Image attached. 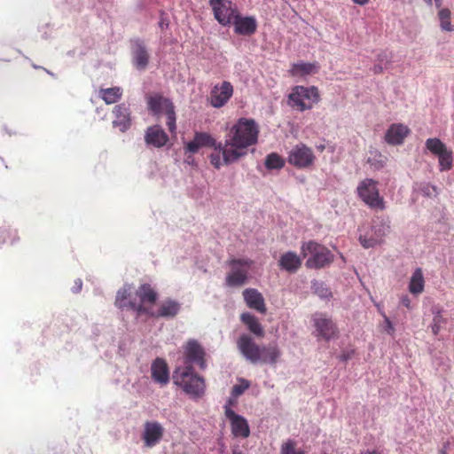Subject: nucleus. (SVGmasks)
<instances>
[{
  "instance_id": "1",
  "label": "nucleus",
  "mask_w": 454,
  "mask_h": 454,
  "mask_svg": "<svg viewBox=\"0 0 454 454\" xmlns=\"http://www.w3.org/2000/svg\"><path fill=\"white\" fill-rule=\"evenodd\" d=\"M258 127L252 119L240 118L229 130L223 147V160L229 165L245 156L247 148L256 144Z\"/></svg>"
},
{
  "instance_id": "2",
  "label": "nucleus",
  "mask_w": 454,
  "mask_h": 454,
  "mask_svg": "<svg viewBox=\"0 0 454 454\" xmlns=\"http://www.w3.org/2000/svg\"><path fill=\"white\" fill-rule=\"evenodd\" d=\"M237 347L240 354L252 364H275L280 356V350L277 345L261 347L247 333L239 337Z\"/></svg>"
},
{
  "instance_id": "3",
  "label": "nucleus",
  "mask_w": 454,
  "mask_h": 454,
  "mask_svg": "<svg viewBox=\"0 0 454 454\" xmlns=\"http://www.w3.org/2000/svg\"><path fill=\"white\" fill-rule=\"evenodd\" d=\"M172 379L173 383L192 399H199L205 395V380L195 372L191 364L176 367Z\"/></svg>"
},
{
  "instance_id": "4",
  "label": "nucleus",
  "mask_w": 454,
  "mask_h": 454,
  "mask_svg": "<svg viewBox=\"0 0 454 454\" xmlns=\"http://www.w3.org/2000/svg\"><path fill=\"white\" fill-rule=\"evenodd\" d=\"M147 108L158 119L165 116L166 125L171 134L176 130V106L172 100L159 93L146 96Z\"/></svg>"
},
{
  "instance_id": "5",
  "label": "nucleus",
  "mask_w": 454,
  "mask_h": 454,
  "mask_svg": "<svg viewBox=\"0 0 454 454\" xmlns=\"http://www.w3.org/2000/svg\"><path fill=\"white\" fill-rule=\"evenodd\" d=\"M200 147H213L215 149V153L210 155V162L215 168H220L224 165L223 160H221L223 145L217 143L209 133L196 132L193 140L186 144L185 150L196 153Z\"/></svg>"
},
{
  "instance_id": "6",
  "label": "nucleus",
  "mask_w": 454,
  "mask_h": 454,
  "mask_svg": "<svg viewBox=\"0 0 454 454\" xmlns=\"http://www.w3.org/2000/svg\"><path fill=\"white\" fill-rule=\"evenodd\" d=\"M379 183L372 178L362 180L356 188L357 196L372 209L384 210L385 200L380 194Z\"/></svg>"
},
{
  "instance_id": "7",
  "label": "nucleus",
  "mask_w": 454,
  "mask_h": 454,
  "mask_svg": "<svg viewBox=\"0 0 454 454\" xmlns=\"http://www.w3.org/2000/svg\"><path fill=\"white\" fill-rule=\"evenodd\" d=\"M288 98L292 107L302 112L311 109L319 101L320 96L318 89L315 86L304 87L298 85L293 88Z\"/></svg>"
},
{
  "instance_id": "8",
  "label": "nucleus",
  "mask_w": 454,
  "mask_h": 454,
  "mask_svg": "<svg viewBox=\"0 0 454 454\" xmlns=\"http://www.w3.org/2000/svg\"><path fill=\"white\" fill-rule=\"evenodd\" d=\"M301 254L303 258L309 254L311 255L306 262L309 268H323L333 261V254L330 250L312 240L301 245Z\"/></svg>"
},
{
  "instance_id": "9",
  "label": "nucleus",
  "mask_w": 454,
  "mask_h": 454,
  "mask_svg": "<svg viewBox=\"0 0 454 454\" xmlns=\"http://www.w3.org/2000/svg\"><path fill=\"white\" fill-rule=\"evenodd\" d=\"M254 262L248 258L231 259L227 262L230 272L225 277L226 286L239 287L244 286L248 279V273Z\"/></svg>"
},
{
  "instance_id": "10",
  "label": "nucleus",
  "mask_w": 454,
  "mask_h": 454,
  "mask_svg": "<svg viewBox=\"0 0 454 454\" xmlns=\"http://www.w3.org/2000/svg\"><path fill=\"white\" fill-rule=\"evenodd\" d=\"M158 299V294L150 284H143L136 290L135 297L129 301V309L137 312L138 316L145 315L142 308L152 310Z\"/></svg>"
},
{
  "instance_id": "11",
  "label": "nucleus",
  "mask_w": 454,
  "mask_h": 454,
  "mask_svg": "<svg viewBox=\"0 0 454 454\" xmlns=\"http://www.w3.org/2000/svg\"><path fill=\"white\" fill-rule=\"evenodd\" d=\"M315 328L314 335L326 341L339 337V329L332 317L323 312H316L311 316Z\"/></svg>"
},
{
  "instance_id": "12",
  "label": "nucleus",
  "mask_w": 454,
  "mask_h": 454,
  "mask_svg": "<svg viewBox=\"0 0 454 454\" xmlns=\"http://www.w3.org/2000/svg\"><path fill=\"white\" fill-rule=\"evenodd\" d=\"M426 148L434 155L437 156L439 170L449 171L453 167V153L448 149L446 145L439 138H428L425 143Z\"/></svg>"
},
{
  "instance_id": "13",
  "label": "nucleus",
  "mask_w": 454,
  "mask_h": 454,
  "mask_svg": "<svg viewBox=\"0 0 454 454\" xmlns=\"http://www.w3.org/2000/svg\"><path fill=\"white\" fill-rule=\"evenodd\" d=\"M315 160L312 149L302 143L294 145L288 153V162L297 168H310Z\"/></svg>"
},
{
  "instance_id": "14",
  "label": "nucleus",
  "mask_w": 454,
  "mask_h": 454,
  "mask_svg": "<svg viewBox=\"0 0 454 454\" xmlns=\"http://www.w3.org/2000/svg\"><path fill=\"white\" fill-rule=\"evenodd\" d=\"M215 20L223 26H230L239 12L232 2L228 0H210Z\"/></svg>"
},
{
  "instance_id": "15",
  "label": "nucleus",
  "mask_w": 454,
  "mask_h": 454,
  "mask_svg": "<svg viewBox=\"0 0 454 454\" xmlns=\"http://www.w3.org/2000/svg\"><path fill=\"white\" fill-rule=\"evenodd\" d=\"M184 365L195 364L201 370L207 367L206 352L196 340H189L184 347Z\"/></svg>"
},
{
  "instance_id": "16",
  "label": "nucleus",
  "mask_w": 454,
  "mask_h": 454,
  "mask_svg": "<svg viewBox=\"0 0 454 454\" xmlns=\"http://www.w3.org/2000/svg\"><path fill=\"white\" fill-rule=\"evenodd\" d=\"M390 229L388 221H381L380 224L372 227L371 234H361L359 236L360 244L364 248L380 245L383 243L384 238L390 232Z\"/></svg>"
},
{
  "instance_id": "17",
  "label": "nucleus",
  "mask_w": 454,
  "mask_h": 454,
  "mask_svg": "<svg viewBox=\"0 0 454 454\" xmlns=\"http://www.w3.org/2000/svg\"><path fill=\"white\" fill-rule=\"evenodd\" d=\"M181 305L176 301L167 299L161 301L158 309L147 310L142 308V311L146 313V316L153 318H174L180 311Z\"/></svg>"
},
{
  "instance_id": "18",
  "label": "nucleus",
  "mask_w": 454,
  "mask_h": 454,
  "mask_svg": "<svg viewBox=\"0 0 454 454\" xmlns=\"http://www.w3.org/2000/svg\"><path fill=\"white\" fill-rule=\"evenodd\" d=\"M164 427L158 421H146L144 424V432L142 439L145 446L148 448L154 447L162 439Z\"/></svg>"
},
{
  "instance_id": "19",
  "label": "nucleus",
  "mask_w": 454,
  "mask_h": 454,
  "mask_svg": "<svg viewBox=\"0 0 454 454\" xmlns=\"http://www.w3.org/2000/svg\"><path fill=\"white\" fill-rule=\"evenodd\" d=\"M226 418L230 420L231 434L235 437L247 438L250 428L247 420L237 414L232 409H226Z\"/></svg>"
},
{
  "instance_id": "20",
  "label": "nucleus",
  "mask_w": 454,
  "mask_h": 454,
  "mask_svg": "<svg viewBox=\"0 0 454 454\" xmlns=\"http://www.w3.org/2000/svg\"><path fill=\"white\" fill-rule=\"evenodd\" d=\"M232 93L233 87L229 82L215 85L210 92V104L216 108L222 107L231 98Z\"/></svg>"
},
{
  "instance_id": "21",
  "label": "nucleus",
  "mask_w": 454,
  "mask_h": 454,
  "mask_svg": "<svg viewBox=\"0 0 454 454\" xmlns=\"http://www.w3.org/2000/svg\"><path fill=\"white\" fill-rule=\"evenodd\" d=\"M114 120L113 126L121 132L127 131L131 126V113L129 107L125 104H119L113 110Z\"/></svg>"
},
{
  "instance_id": "22",
  "label": "nucleus",
  "mask_w": 454,
  "mask_h": 454,
  "mask_svg": "<svg viewBox=\"0 0 454 454\" xmlns=\"http://www.w3.org/2000/svg\"><path fill=\"white\" fill-rule=\"evenodd\" d=\"M231 24L234 27V32L240 35H252L257 29V21L253 16L244 17L239 13Z\"/></svg>"
},
{
  "instance_id": "23",
  "label": "nucleus",
  "mask_w": 454,
  "mask_h": 454,
  "mask_svg": "<svg viewBox=\"0 0 454 454\" xmlns=\"http://www.w3.org/2000/svg\"><path fill=\"white\" fill-rule=\"evenodd\" d=\"M243 297L248 308L254 309L262 314L266 313L267 308L265 305L264 298L257 289H245L243 291Z\"/></svg>"
},
{
  "instance_id": "24",
  "label": "nucleus",
  "mask_w": 454,
  "mask_h": 454,
  "mask_svg": "<svg viewBox=\"0 0 454 454\" xmlns=\"http://www.w3.org/2000/svg\"><path fill=\"white\" fill-rule=\"evenodd\" d=\"M145 141L148 145L160 148L168 143V137L160 126L153 125L146 129Z\"/></svg>"
},
{
  "instance_id": "25",
  "label": "nucleus",
  "mask_w": 454,
  "mask_h": 454,
  "mask_svg": "<svg viewBox=\"0 0 454 454\" xmlns=\"http://www.w3.org/2000/svg\"><path fill=\"white\" fill-rule=\"evenodd\" d=\"M153 380L165 386L169 382V370L166 361L162 358H156L151 367Z\"/></svg>"
},
{
  "instance_id": "26",
  "label": "nucleus",
  "mask_w": 454,
  "mask_h": 454,
  "mask_svg": "<svg viewBox=\"0 0 454 454\" xmlns=\"http://www.w3.org/2000/svg\"><path fill=\"white\" fill-rule=\"evenodd\" d=\"M409 133L410 129L407 126L401 123H395L387 130L385 140L389 145H401Z\"/></svg>"
},
{
  "instance_id": "27",
  "label": "nucleus",
  "mask_w": 454,
  "mask_h": 454,
  "mask_svg": "<svg viewBox=\"0 0 454 454\" xmlns=\"http://www.w3.org/2000/svg\"><path fill=\"white\" fill-rule=\"evenodd\" d=\"M301 258L292 251L284 253L278 260L279 268L289 273L296 272L301 268Z\"/></svg>"
},
{
  "instance_id": "28",
  "label": "nucleus",
  "mask_w": 454,
  "mask_h": 454,
  "mask_svg": "<svg viewBox=\"0 0 454 454\" xmlns=\"http://www.w3.org/2000/svg\"><path fill=\"white\" fill-rule=\"evenodd\" d=\"M241 322L246 325L250 333L257 337H264L265 331L259 319L249 312H245L240 315Z\"/></svg>"
},
{
  "instance_id": "29",
  "label": "nucleus",
  "mask_w": 454,
  "mask_h": 454,
  "mask_svg": "<svg viewBox=\"0 0 454 454\" xmlns=\"http://www.w3.org/2000/svg\"><path fill=\"white\" fill-rule=\"evenodd\" d=\"M318 68L316 63L299 61L292 66L289 72L294 77H305L317 73Z\"/></svg>"
},
{
  "instance_id": "30",
  "label": "nucleus",
  "mask_w": 454,
  "mask_h": 454,
  "mask_svg": "<svg viewBox=\"0 0 454 454\" xmlns=\"http://www.w3.org/2000/svg\"><path fill=\"white\" fill-rule=\"evenodd\" d=\"M425 288V278L423 271L420 268H417L412 273L408 289L409 292L413 295H419L424 292Z\"/></svg>"
},
{
  "instance_id": "31",
  "label": "nucleus",
  "mask_w": 454,
  "mask_h": 454,
  "mask_svg": "<svg viewBox=\"0 0 454 454\" xmlns=\"http://www.w3.org/2000/svg\"><path fill=\"white\" fill-rule=\"evenodd\" d=\"M98 97L107 105L118 102L122 97V89L121 87L100 88L98 91Z\"/></svg>"
},
{
  "instance_id": "32",
  "label": "nucleus",
  "mask_w": 454,
  "mask_h": 454,
  "mask_svg": "<svg viewBox=\"0 0 454 454\" xmlns=\"http://www.w3.org/2000/svg\"><path fill=\"white\" fill-rule=\"evenodd\" d=\"M285 166L283 158L276 153H270L265 160V167L268 169H280Z\"/></svg>"
},
{
  "instance_id": "33",
  "label": "nucleus",
  "mask_w": 454,
  "mask_h": 454,
  "mask_svg": "<svg viewBox=\"0 0 454 454\" xmlns=\"http://www.w3.org/2000/svg\"><path fill=\"white\" fill-rule=\"evenodd\" d=\"M130 296L129 290L126 287L121 288L115 297L114 305L121 309H129L128 298Z\"/></svg>"
},
{
  "instance_id": "34",
  "label": "nucleus",
  "mask_w": 454,
  "mask_h": 454,
  "mask_svg": "<svg viewBox=\"0 0 454 454\" xmlns=\"http://www.w3.org/2000/svg\"><path fill=\"white\" fill-rule=\"evenodd\" d=\"M280 454H306L304 450L297 448V442L293 439H287L280 447Z\"/></svg>"
},
{
  "instance_id": "35",
  "label": "nucleus",
  "mask_w": 454,
  "mask_h": 454,
  "mask_svg": "<svg viewBox=\"0 0 454 454\" xmlns=\"http://www.w3.org/2000/svg\"><path fill=\"white\" fill-rule=\"evenodd\" d=\"M439 20L442 29L445 31L453 30L450 21V11L447 8H442L439 11Z\"/></svg>"
},
{
  "instance_id": "36",
  "label": "nucleus",
  "mask_w": 454,
  "mask_h": 454,
  "mask_svg": "<svg viewBox=\"0 0 454 454\" xmlns=\"http://www.w3.org/2000/svg\"><path fill=\"white\" fill-rule=\"evenodd\" d=\"M239 384L232 387L231 395L235 397L241 395L250 387V382L245 379H240Z\"/></svg>"
},
{
  "instance_id": "37",
  "label": "nucleus",
  "mask_w": 454,
  "mask_h": 454,
  "mask_svg": "<svg viewBox=\"0 0 454 454\" xmlns=\"http://www.w3.org/2000/svg\"><path fill=\"white\" fill-rule=\"evenodd\" d=\"M377 307H378L380 314L382 316V317L384 319V326H383L384 332H386L387 334L393 336L395 333V327H394L391 320L386 315V313L380 308L379 305H377Z\"/></svg>"
},
{
  "instance_id": "38",
  "label": "nucleus",
  "mask_w": 454,
  "mask_h": 454,
  "mask_svg": "<svg viewBox=\"0 0 454 454\" xmlns=\"http://www.w3.org/2000/svg\"><path fill=\"white\" fill-rule=\"evenodd\" d=\"M421 192L427 197L437 196L438 189L435 185L426 184L421 187Z\"/></svg>"
},
{
  "instance_id": "39",
  "label": "nucleus",
  "mask_w": 454,
  "mask_h": 454,
  "mask_svg": "<svg viewBox=\"0 0 454 454\" xmlns=\"http://www.w3.org/2000/svg\"><path fill=\"white\" fill-rule=\"evenodd\" d=\"M400 304L408 309H412L411 301L407 294H404L400 298Z\"/></svg>"
},
{
  "instance_id": "40",
  "label": "nucleus",
  "mask_w": 454,
  "mask_h": 454,
  "mask_svg": "<svg viewBox=\"0 0 454 454\" xmlns=\"http://www.w3.org/2000/svg\"><path fill=\"white\" fill-rule=\"evenodd\" d=\"M148 64V59H136L135 66L137 68L144 69Z\"/></svg>"
},
{
  "instance_id": "41",
  "label": "nucleus",
  "mask_w": 454,
  "mask_h": 454,
  "mask_svg": "<svg viewBox=\"0 0 454 454\" xmlns=\"http://www.w3.org/2000/svg\"><path fill=\"white\" fill-rule=\"evenodd\" d=\"M432 331L434 335H437L440 331V320L438 317L434 318V324L432 325Z\"/></svg>"
},
{
  "instance_id": "42",
  "label": "nucleus",
  "mask_w": 454,
  "mask_h": 454,
  "mask_svg": "<svg viewBox=\"0 0 454 454\" xmlns=\"http://www.w3.org/2000/svg\"><path fill=\"white\" fill-rule=\"evenodd\" d=\"M317 293L318 294V295L320 297H325V298L331 295V292L327 288H325V287H321L320 290H317Z\"/></svg>"
},
{
  "instance_id": "43",
  "label": "nucleus",
  "mask_w": 454,
  "mask_h": 454,
  "mask_svg": "<svg viewBox=\"0 0 454 454\" xmlns=\"http://www.w3.org/2000/svg\"><path fill=\"white\" fill-rule=\"evenodd\" d=\"M236 404V402L235 400L230 398L228 399V401L226 402L225 405H224V414L226 415V409H231L232 406H234Z\"/></svg>"
},
{
  "instance_id": "44",
  "label": "nucleus",
  "mask_w": 454,
  "mask_h": 454,
  "mask_svg": "<svg viewBox=\"0 0 454 454\" xmlns=\"http://www.w3.org/2000/svg\"><path fill=\"white\" fill-rule=\"evenodd\" d=\"M382 70H383V67H382V65H381V64H377V65H375V66H374V67H373V72H374L375 74L380 73V72H382Z\"/></svg>"
},
{
  "instance_id": "45",
  "label": "nucleus",
  "mask_w": 454,
  "mask_h": 454,
  "mask_svg": "<svg viewBox=\"0 0 454 454\" xmlns=\"http://www.w3.org/2000/svg\"><path fill=\"white\" fill-rule=\"evenodd\" d=\"M361 454H381L377 450H366L361 452Z\"/></svg>"
},
{
  "instance_id": "46",
  "label": "nucleus",
  "mask_w": 454,
  "mask_h": 454,
  "mask_svg": "<svg viewBox=\"0 0 454 454\" xmlns=\"http://www.w3.org/2000/svg\"><path fill=\"white\" fill-rule=\"evenodd\" d=\"M424 1H425L427 4H429V5H432V4H433V0H424ZM434 1L435 5H436L437 7H440V6H441V4H442L441 0H434Z\"/></svg>"
},
{
  "instance_id": "47",
  "label": "nucleus",
  "mask_w": 454,
  "mask_h": 454,
  "mask_svg": "<svg viewBox=\"0 0 454 454\" xmlns=\"http://www.w3.org/2000/svg\"><path fill=\"white\" fill-rule=\"evenodd\" d=\"M355 4L359 5H365L369 3V0H352Z\"/></svg>"
},
{
  "instance_id": "48",
  "label": "nucleus",
  "mask_w": 454,
  "mask_h": 454,
  "mask_svg": "<svg viewBox=\"0 0 454 454\" xmlns=\"http://www.w3.org/2000/svg\"><path fill=\"white\" fill-rule=\"evenodd\" d=\"M232 454H243V453L241 450L235 449L232 450Z\"/></svg>"
},
{
  "instance_id": "49",
  "label": "nucleus",
  "mask_w": 454,
  "mask_h": 454,
  "mask_svg": "<svg viewBox=\"0 0 454 454\" xmlns=\"http://www.w3.org/2000/svg\"><path fill=\"white\" fill-rule=\"evenodd\" d=\"M440 454H447V450L445 449H442L440 451H439Z\"/></svg>"
},
{
  "instance_id": "50",
  "label": "nucleus",
  "mask_w": 454,
  "mask_h": 454,
  "mask_svg": "<svg viewBox=\"0 0 454 454\" xmlns=\"http://www.w3.org/2000/svg\"><path fill=\"white\" fill-rule=\"evenodd\" d=\"M82 288V281L79 279V286L77 291H80Z\"/></svg>"
},
{
  "instance_id": "51",
  "label": "nucleus",
  "mask_w": 454,
  "mask_h": 454,
  "mask_svg": "<svg viewBox=\"0 0 454 454\" xmlns=\"http://www.w3.org/2000/svg\"><path fill=\"white\" fill-rule=\"evenodd\" d=\"M145 51L144 49H142V55L140 57H145Z\"/></svg>"
}]
</instances>
